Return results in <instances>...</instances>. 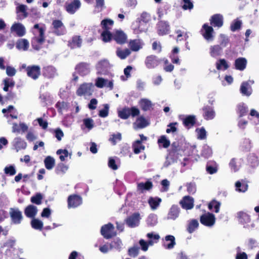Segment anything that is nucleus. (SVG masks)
Segmentation results:
<instances>
[{"instance_id": "1", "label": "nucleus", "mask_w": 259, "mask_h": 259, "mask_svg": "<svg viewBox=\"0 0 259 259\" xmlns=\"http://www.w3.org/2000/svg\"><path fill=\"white\" fill-rule=\"evenodd\" d=\"M46 29V26L44 24H36L34 25L33 29L34 36L32 40V46L34 49L39 50L40 46L44 42Z\"/></svg>"}, {"instance_id": "2", "label": "nucleus", "mask_w": 259, "mask_h": 259, "mask_svg": "<svg viewBox=\"0 0 259 259\" xmlns=\"http://www.w3.org/2000/svg\"><path fill=\"white\" fill-rule=\"evenodd\" d=\"M162 62L165 64L168 63V60L166 58H159L154 55H151L146 57L145 64L148 69H154L158 67Z\"/></svg>"}, {"instance_id": "3", "label": "nucleus", "mask_w": 259, "mask_h": 259, "mask_svg": "<svg viewBox=\"0 0 259 259\" xmlns=\"http://www.w3.org/2000/svg\"><path fill=\"white\" fill-rule=\"evenodd\" d=\"M168 154L167 158H170L173 162L177 161L180 156H182V153L184 152L180 143L178 141L174 142L171 145V148L168 150Z\"/></svg>"}, {"instance_id": "4", "label": "nucleus", "mask_w": 259, "mask_h": 259, "mask_svg": "<svg viewBox=\"0 0 259 259\" xmlns=\"http://www.w3.org/2000/svg\"><path fill=\"white\" fill-rule=\"evenodd\" d=\"M101 234L105 239H110L116 235L114 227L112 224L109 223L103 225L101 228Z\"/></svg>"}, {"instance_id": "5", "label": "nucleus", "mask_w": 259, "mask_h": 259, "mask_svg": "<svg viewBox=\"0 0 259 259\" xmlns=\"http://www.w3.org/2000/svg\"><path fill=\"white\" fill-rule=\"evenodd\" d=\"M200 222L205 226L212 227L215 224V218L213 213L207 212L200 216Z\"/></svg>"}, {"instance_id": "6", "label": "nucleus", "mask_w": 259, "mask_h": 259, "mask_svg": "<svg viewBox=\"0 0 259 259\" xmlns=\"http://www.w3.org/2000/svg\"><path fill=\"white\" fill-rule=\"evenodd\" d=\"M8 123L12 125V132L13 133H25L28 130V126L24 122H20L19 124L17 123L13 122L11 119L8 120Z\"/></svg>"}, {"instance_id": "7", "label": "nucleus", "mask_w": 259, "mask_h": 259, "mask_svg": "<svg viewBox=\"0 0 259 259\" xmlns=\"http://www.w3.org/2000/svg\"><path fill=\"white\" fill-rule=\"evenodd\" d=\"M157 33L160 36L167 34L170 30V26L167 21L164 20L158 21L157 25Z\"/></svg>"}, {"instance_id": "8", "label": "nucleus", "mask_w": 259, "mask_h": 259, "mask_svg": "<svg viewBox=\"0 0 259 259\" xmlns=\"http://www.w3.org/2000/svg\"><path fill=\"white\" fill-rule=\"evenodd\" d=\"M200 32L206 40L212 41L213 39V29L212 26H209L208 24L205 23L202 25Z\"/></svg>"}, {"instance_id": "9", "label": "nucleus", "mask_w": 259, "mask_h": 259, "mask_svg": "<svg viewBox=\"0 0 259 259\" xmlns=\"http://www.w3.org/2000/svg\"><path fill=\"white\" fill-rule=\"evenodd\" d=\"M10 215L14 224H19L21 222L23 215L21 211L17 208H11L10 209Z\"/></svg>"}, {"instance_id": "10", "label": "nucleus", "mask_w": 259, "mask_h": 259, "mask_svg": "<svg viewBox=\"0 0 259 259\" xmlns=\"http://www.w3.org/2000/svg\"><path fill=\"white\" fill-rule=\"evenodd\" d=\"M140 215L139 213L135 212L128 217L125 220L126 225L131 228L138 226L140 223Z\"/></svg>"}, {"instance_id": "11", "label": "nucleus", "mask_w": 259, "mask_h": 259, "mask_svg": "<svg viewBox=\"0 0 259 259\" xmlns=\"http://www.w3.org/2000/svg\"><path fill=\"white\" fill-rule=\"evenodd\" d=\"M202 116L206 120L213 119L215 116V112L212 107L209 105L204 106L202 108Z\"/></svg>"}, {"instance_id": "12", "label": "nucleus", "mask_w": 259, "mask_h": 259, "mask_svg": "<svg viewBox=\"0 0 259 259\" xmlns=\"http://www.w3.org/2000/svg\"><path fill=\"white\" fill-rule=\"evenodd\" d=\"M26 71L27 75L33 79H37L40 74V68L37 65L28 66Z\"/></svg>"}, {"instance_id": "13", "label": "nucleus", "mask_w": 259, "mask_h": 259, "mask_svg": "<svg viewBox=\"0 0 259 259\" xmlns=\"http://www.w3.org/2000/svg\"><path fill=\"white\" fill-rule=\"evenodd\" d=\"M180 204L185 209H191L194 207V199L190 196H185L180 201Z\"/></svg>"}, {"instance_id": "14", "label": "nucleus", "mask_w": 259, "mask_h": 259, "mask_svg": "<svg viewBox=\"0 0 259 259\" xmlns=\"http://www.w3.org/2000/svg\"><path fill=\"white\" fill-rule=\"evenodd\" d=\"M11 31L15 33L19 36H22L26 33L24 26L20 23H14L11 27Z\"/></svg>"}, {"instance_id": "15", "label": "nucleus", "mask_w": 259, "mask_h": 259, "mask_svg": "<svg viewBox=\"0 0 259 259\" xmlns=\"http://www.w3.org/2000/svg\"><path fill=\"white\" fill-rule=\"evenodd\" d=\"M210 23L212 26L218 28L223 25V17L220 14H216L212 15L210 19Z\"/></svg>"}, {"instance_id": "16", "label": "nucleus", "mask_w": 259, "mask_h": 259, "mask_svg": "<svg viewBox=\"0 0 259 259\" xmlns=\"http://www.w3.org/2000/svg\"><path fill=\"white\" fill-rule=\"evenodd\" d=\"M79 6L80 1L79 0H73L66 3L65 9L68 13L72 14L75 12Z\"/></svg>"}, {"instance_id": "17", "label": "nucleus", "mask_w": 259, "mask_h": 259, "mask_svg": "<svg viewBox=\"0 0 259 259\" xmlns=\"http://www.w3.org/2000/svg\"><path fill=\"white\" fill-rule=\"evenodd\" d=\"M113 39L118 44L122 45L126 42V35L121 30L116 31L113 34Z\"/></svg>"}, {"instance_id": "18", "label": "nucleus", "mask_w": 259, "mask_h": 259, "mask_svg": "<svg viewBox=\"0 0 259 259\" xmlns=\"http://www.w3.org/2000/svg\"><path fill=\"white\" fill-rule=\"evenodd\" d=\"M180 212V209L177 205H172L168 212L167 219L175 220L178 218Z\"/></svg>"}, {"instance_id": "19", "label": "nucleus", "mask_w": 259, "mask_h": 259, "mask_svg": "<svg viewBox=\"0 0 259 259\" xmlns=\"http://www.w3.org/2000/svg\"><path fill=\"white\" fill-rule=\"evenodd\" d=\"M13 144L17 152L21 149H25L27 147L26 142L19 137L15 138L14 139Z\"/></svg>"}, {"instance_id": "20", "label": "nucleus", "mask_w": 259, "mask_h": 259, "mask_svg": "<svg viewBox=\"0 0 259 259\" xmlns=\"http://www.w3.org/2000/svg\"><path fill=\"white\" fill-rule=\"evenodd\" d=\"M196 116L194 115H188L183 120L184 125L188 129L192 127L196 124Z\"/></svg>"}, {"instance_id": "21", "label": "nucleus", "mask_w": 259, "mask_h": 259, "mask_svg": "<svg viewBox=\"0 0 259 259\" xmlns=\"http://www.w3.org/2000/svg\"><path fill=\"white\" fill-rule=\"evenodd\" d=\"M80 201L81 199L78 195H70L68 198V207H76L80 204Z\"/></svg>"}, {"instance_id": "22", "label": "nucleus", "mask_w": 259, "mask_h": 259, "mask_svg": "<svg viewBox=\"0 0 259 259\" xmlns=\"http://www.w3.org/2000/svg\"><path fill=\"white\" fill-rule=\"evenodd\" d=\"M237 218L239 223L245 225L250 222V217L246 212L240 211L237 212Z\"/></svg>"}, {"instance_id": "23", "label": "nucleus", "mask_w": 259, "mask_h": 259, "mask_svg": "<svg viewBox=\"0 0 259 259\" xmlns=\"http://www.w3.org/2000/svg\"><path fill=\"white\" fill-rule=\"evenodd\" d=\"M240 91L243 96L248 97L251 94L252 89L248 81H244L241 83Z\"/></svg>"}, {"instance_id": "24", "label": "nucleus", "mask_w": 259, "mask_h": 259, "mask_svg": "<svg viewBox=\"0 0 259 259\" xmlns=\"http://www.w3.org/2000/svg\"><path fill=\"white\" fill-rule=\"evenodd\" d=\"M153 187V184L150 181L145 183L140 182L137 184V191L140 193H143L144 191H149Z\"/></svg>"}, {"instance_id": "25", "label": "nucleus", "mask_w": 259, "mask_h": 259, "mask_svg": "<svg viewBox=\"0 0 259 259\" xmlns=\"http://www.w3.org/2000/svg\"><path fill=\"white\" fill-rule=\"evenodd\" d=\"M27 6L24 5H20L16 8L17 17L19 19H22L27 17L26 12Z\"/></svg>"}, {"instance_id": "26", "label": "nucleus", "mask_w": 259, "mask_h": 259, "mask_svg": "<svg viewBox=\"0 0 259 259\" xmlns=\"http://www.w3.org/2000/svg\"><path fill=\"white\" fill-rule=\"evenodd\" d=\"M247 60L245 58L240 57L235 61V68L237 70L242 71L246 67Z\"/></svg>"}, {"instance_id": "27", "label": "nucleus", "mask_w": 259, "mask_h": 259, "mask_svg": "<svg viewBox=\"0 0 259 259\" xmlns=\"http://www.w3.org/2000/svg\"><path fill=\"white\" fill-rule=\"evenodd\" d=\"M53 25L54 29H60V31H56V34L58 35H63L66 32V30L62 22L60 20H54L53 22Z\"/></svg>"}, {"instance_id": "28", "label": "nucleus", "mask_w": 259, "mask_h": 259, "mask_svg": "<svg viewBox=\"0 0 259 259\" xmlns=\"http://www.w3.org/2000/svg\"><path fill=\"white\" fill-rule=\"evenodd\" d=\"M25 214L28 218H34L37 213V207L32 205H30L25 209Z\"/></svg>"}, {"instance_id": "29", "label": "nucleus", "mask_w": 259, "mask_h": 259, "mask_svg": "<svg viewBox=\"0 0 259 259\" xmlns=\"http://www.w3.org/2000/svg\"><path fill=\"white\" fill-rule=\"evenodd\" d=\"M29 47V41L24 38L19 39L16 43V48L20 50L25 51L28 50Z\"/></svg>"}, {"instance_id": "30", "label": "nucleus", "mask_w": 259, "mask_h": 259, "mask_svg": "<svg viewBox=\"0 0 259 259\" xmlns=\"http://www.w3.org/2000/svg\"><path fill=\"white\" fill-rule=\"evenodd\" d=\"M236 111L239 115V117H242L247 114L248 111V107L244 103H240L237 106Z\"/></svg>"}, {"instance_id": "31", "label": "nucleus", "mask_w": 259, "mask_h": 259, "mask_svg": "<svg viewBox=\"0 0 259 259\" xmlns=\"http://www.w3.org/2000/svg\"><path fill=\"white\" fill-rule=\"evenodd\" d=\"M139 103L142 110L144 111L149 110L152 108V103L147 99H141Z\"/></svg>"}, {"instance_id": "32", "label": "nucleus", "mask_w": 259, "mask_h": 259, "mask_svg": "<svg viewBox=\"0 0 259 259\" xmlns=\"http://www.w3.org/2000/svg\"><path fill=\"white\" fill-rule=\"evenodd\" d=\"M199 227V223L198 221L196 219H192L189 221L187 227V231L189 233L191 234L194 232L196 229H197Z\"/></svg>"}, {"instance_id": "33", "label": "nucleus", "mask_w": 259, "mask_h": 259, "mask_svg": "<svg viewBox=\"0 0 259 259\" xmlns=\"http://www.w3.org/2000/svg\"><path fill=\"white\" fill-rule=\"evenodd\" d=\"M114 24V21L110 19H105L101 22L103 31H110Z\"/></svg>"}, {"instance_id": "34", "label": "nucleus", "mask_w": 259, "mask_h": 259, "mask_svg": "<svg viewBox=\"0 0 259 259\" xmlns=\"http://www.w3.org/2000/svg\"><path fill=\"white\" fill-rule=\"evenodd\" d=\"M117 244H118V245H119L118 242L117 241H113L109 244L107 243L100 246L99 250L101 252L105 253H107L109 250L112 249L113 248L115 247Z\"/></svg>"}, {"instance_id": "35", "label": "nucleus", "mask_w": 259, "mask_h": 259, "mask_svg": "<svg viewBox=\"0 0 259 259\" xmlns=\"http://www.w3.org/2000/svg\"><path fill=\"white\" fill-rule=\"evenodd\" d=\"M44 164L47 169H52L55 165V159L51 156H48L44 160Z\"/></svg>"}, {"instance_id": "36", "label": "nucleus", "mask_w": 259, "mask_h": 259, "mask_svg": "<svg viewBox=\"0 0 259 259\" xmlns=\"http://www.w3.org/2000/svg\"><path fill=\"white\" fill-rule=\"evenodd\" d=\"M56 154L59 156V159L61 161H64L67 158L71 157V154L69 153L66 149H59L57 151Z\"/></svg>"}, {"instance_id": "37", "label": "nucleus", "mask_w": 259, "mask_h": 259, "mask_svg": "<svg viewBox=\"0 0 259 259\" xmlns=\"http://www.w3.org/2000/svg\"><path fill=\"white\" fill-rule=\"evenodd\" d=\"M222 52V48L220 45H214L210 48V54L212 57L220 56Z\"/></svg>"}, {"instance_id": "38", "label": "nucleus", "mask_w": 259, "mask_h": 259, "mask_svg": "<svg viewBox=\"0 0 259 259\" xmlns=\"http://www.w3.org/2000/svg\"><path fill=\"white\" fill-rule=\"evenodd\" d=\"M133 151L135 154H139L141 151L145 150V147L141 143V141H136L133 144Z\"/></svg>"}, {"instance_id": "39", "label": "nucleus", "mask_w": 259, "mask_h": 259, "mask_svg": "<svg viewBox=\"0 0 259 259\" xmlns=\"http://www.w3.org/2000/svg\"><path fill=\"white\" fill-rule=\"evenodd\" d=\"M161 201V199L159 197H150L148 200V203L150 206L151 209H155L159 205Z\"/></svg>"}, {"instance_id": "40", "label": "nucleus", "mask_w": 259, "mask_h": 259, "mask_svg": "<svg viewBox=\"0 0 259 259\" xmlns=\"http://www.w3.org/2000/svg\"><path fill=\"white\" fill-rule=\"evenodd\" d=\"M130 49L134 52L138 51L142 48L140 41L139 39L131 40L129 42Z\"/></svg>"}, {"instance_id": "41", "label": "nucleus", "mask_w": 259, "mask_h": 259, "mask_svg": "<svg viewBox=\"0 0 259 259\" xmlns=\"http://www.w3.org/2000/svg\"><path fill=\"white\" fill-rule=\"evenodd\" d=\"M131 53V51L128 49L124 50L117 49L116 51L117 56L121 59H124L128 56Z\"/></svg>"}, {"instance_id": "42", "label": "nucleus", "mask_w": 259, "mask_h": 259, "mask_svg": "<svg viewBox=\"0 0 259 259\" xmlns=\"http://www.w3.org/2000/svg\"><path fill=\"white\" fill-rule=\"evenodd\" d=\"M31 225L33 229L41 230L42 229L44 224L41 221L37 219H33L31 221Z\"/></svg>"}, {"instance_id": "43", "label": "nucleus", "mask_w": 259, "mask_h": 259, "mask_svg": "<svg viewBox=\"0 0 259 259\" xmlns=\"http://www.w3.org/2000/svg\"><path fill=\"white\" fill-rule=\"evenodd\" d=\"M101 36L102 40L105 42H109L112 38L113 39V35L110 31H103L101 34Z\"/></svg>"}, {"instance_id": "44", "label": "nucleus", "mask_w": 259, "mask_h": 259, "mask_svg": "<svg viewBox=\"0 0 259 259\" xmlns=\"http://www.w3.org/2000/svg\"><path fill=\"white\" fill-rule=\"evenodd\" d=\"M157 142L159 146L162 145V147L164 148H168L170 145V141L167 139L166 136L164 135L160 136Z\"/></svg>"}, {"instance_id": "45", "label": "nucleus", "mask_w": 259, "mask_h": 259, "mask_svg": "<svg viewBox=\"0 0 259 259\" xmlns=\"http://www.w3.org/2000/svg\"><path fill=\"white\" fill-rule=\"evenodd\" d=\"M165 239L166 241H170L169 243L164 245L165 248L169 249L172 248L176 244L175 237L172 235H168L165 236Z\"/></svg>"}, {"instance_id": "46", "label": "nucleus", "mask_w": 259, "mask_h": 259, "mask_svg": "<svg viewBox=\"0 0 259 259\" xmlns=\"http://www.w3.org/2000/svg\"><path fill=\"white\" fill-rule=\"evenodd\" d=\"M223 68L224 70H227L229 66L225 59H220L216 63V68L218 70H221Z\"/></svg>"}, {"instance_id": "47", "label": "nucleus", "mask_w": 259, "mask_h": 259, "mask_svg": "<svg viewBox=\"0 0 259 259\" xmlns=\"http://www.w3.org/2000/svg\"><path fill=\"white\" fill-rule=\"evenodd\" d=\"M118 115L121 119H127L130 116L129 108L124 107L121 110L118 111Z\"/></svg>"}, {"instance_id": "48", "label": "nucleus", "mask_w": 259, "mask_h": 259, "mask_svg": "<svg viewBox=\"0 0 259 259\" xmlns=\"http://www.w3.org/2000/svg\"><path fill=\"white\" fill-rule=\"evenodd\" d=\"M197 133V139L199 140H204L206 138V132L204 127L197 128L195 130Z\"/></svg>"}, {"instance_id": "49", "label": "nucleus", "mask_w": 259, "mask_h": 259, "mask_svg": "<svg viewBox=\"0 0 259 259\" xmlns=\"http://www.w3.org/2000/svg\"><path fill=\"white\" fill-rule=\"evenodd\" d=\"M220 205L221 204L219 202L215 200H213L209 203L208 207L210 210H212V208H214V211L215 213H218L220 210Z\"/></svg>"}, {"instance_id": "50", "label": "nucleus", "mask_w": 259, "mask_h": 259, "mask_svg": "<svg viewBox=\"0 0 259 259\" xmlns=\"http://www.w3.org/2000/svg\"><path fill=\"white\" fill-rule=\"evenodd\" d=\"M136 124L138 128H143L146 127L148 123L144 117L141 116L137 119Z\"/></svg>"}, {"instance_id": "51", "label": "nucleus", "mask_w": 259, "mask_h": 259, "mask_svg": "<svg viewBox=\"0 0 259 259\" xmlns=\"http://www.w3.org/2000/svg\"><path fill=\"white\" fill-rule=\"evenodd\" d=\"M154 241L152 240H150L148 242L145 241L143 239H141L139 241V244L141 247V249L144 251L148 250L149 245H152Z\"/></svg>"}, {"instance_id": "52", "label": "nucleus", "mask_w": 259, "mask_h": 259, "mask_svg": "<svg viewBox=\"0 0 259 259\" xmlns=\"http://www.w3.org/2000/svg\"><path fill=\"white\" fill-rule=\"evenodd\" d=\"M169 9V6L167 5L164 6L163 7L158 8L157 11L158 19V20H162L163 16L167 14V10Z\"/></svg>"}, {"instance_id": "53", "label": "nucleus", "mask_w": 259, "mask_h": 259, "mask_svg": "<svg viewBox=\"0 0 259 259\" xmlns=\"http://www.w3.org/2000/svg\"><path fill=\"white\" fill-rule=\"evenodd\" d=\"M68 169V166L64 163L59 164L56 169L57 174H64Z\"/></svg>"}, {"instance_id": "54", "label": "nucleus", "mask_w": 259, "mask_h": 259, "mask_svg": "<svg viewBox=\"0 0 259 259\" xmlns=\"http://www.w3.org/2000/svg\"><path fill=\"white\" fill-rule=\"evenodd\" d=\"M104 108L99 111L98 115L100 117L105 118L109 114V107L108 104H104Z\"/></svg>"}, {"instance_id": "55", "label": "nucleus", "mask_w": 259, "mask_h": 259, "mask_svg": "<svg viewBox=\"0 0 259 259\" xmlns=\"http://www.w3.org/2000/svg\"><path fill=\"white\" fill-rule=\"evenodd\" d=\"M187 191L189 194H193L196 191V185L195 182L188 183L186 185Z\"/></svg>"}, {"instance_id": "56", "label": "nucleus", "mask_w": 259, "mask_h": 259, "mask_svg": "<svg viewBox=\"0 0 259 259\" xmlns=\"http://www.w3.org/2000/svg\"><path fill=\"white\" fill-rule=\"evenodd\" d=\"M80 44V38L79 36L73 37L71 42L70 43L71 48H79Z\"/></svg>"}, {"instance_id": "57", "label": "nucleus", "mask_w": 259, "mask_h": 259, "mask_svg": "<svg viewBox=\"0 0 259 259\" xmlns=\"http://www.w3.org/2000/svg\"><path fill=\"white\" fill-rule=\"evenodd\" d=\"M56 71L55 68L52 66L48 67L45 69V74L49 77H52L55 75Z\"/></svg>"}, {"instance_id": "58", "label": "nucleus", "mask_w": 259, "mask_h": 259, "mask_svg": "<svg viewBox=\"0 0 259 259\" xmlns=\"http://www.w3.org/2000/svg\"><path fill=\"white\" fill-rule=\"evenodd\" d=\"M83 124L85 127L91 130L94 126V120L91 118H85L83 120Z\"/></svg>"}, {"instance_id": "59", "label": "nucleus", "mask_w": 259, "mask_h": 259, "mask_svg": "<svg viewBox=\"0 0 259 259\" xmlns=\"http://www.w3.org/2000/svg\"><path fill=\"white\" fill-rule=\"evenodd\" d=\"M212 152L211 148L209 147H204L202 150L201 155L205 158H208L212 155Z\"/></svg>"}, {"instance_id": "60", "label": "nucleus", "mask_w": 259, "mask_h": 259, "mask_svg": "<svg viewBox=\"0 0 259 259\" xmlns=\"http://www.w3.org/2000/svg\"><path fill=\"white\" fill-rule=\"evenodd\" d=\"M107 79H105L102 77H98L96 80L95 85L99 88H103L106 85Z\"/></svg>"}, {"instance_id": "61", "label": "nucleus", "mask_w": 259, "mask_h": 259, "mask_svg": "<svg viewBox=\"0 0 259 259\" xmlns=\"http://www.w3.org/2000/svg\"><path fill=\"white\" fill-rule=\"evenodd\" d=\"M241 21L240 20H235L234 21L230 26L231 30L233 32H235L240 29L241 27Z\"/></svg>"}, {"instance_id": "62", "label": "nucleus", "mask_w": 259, "mask_h": 259, "mask_svg": "<svg viewBox=\"0 0 259 259\" xmlns=\"http://www.w3.org/2000/svg\"><path fill=\"white\" fill-rule=\"evenodd\" d=\"M139 248L137 246L131 247L128 250V254L133 257H136L139 254Z\"/></svg>"}, {"instance_id": "63", "label": "nucleus", "mask_w": 259, "mask_h": 259, "mask_svg": "<svg viewBox=\"0 0 259 259\" xmlns=\"http://www.w3.org/2000/svg\"><path fill=\"white\" fill-rule=\"evenodd\" d=\"M82 95H91L92 90L91 85H88L86 83L82 84Z\"/></svg>"}, {"instance_id": "64", "label": "nucleus", "mask_w": 259, "mask_h": 259, "mask_svg": "<svg viewBox=\"0 0 259 259\" xmlns=\"http://www.w3.org/2000/svg\"><path fill=\"white\" fill-rule=\"evenodd\" d=\"M236 190L239 192H244L247 190L248 186L246 184H242L239 181L235 183Z\"/></svg>"}]
</instances>
